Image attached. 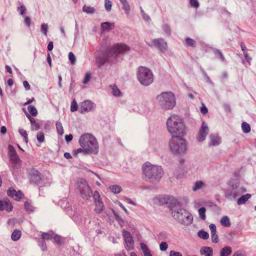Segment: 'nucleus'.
<instances>
[{
    "instance_id": "obj_1",
    "label": "nucleus",
    "mask_w": 256,
    "mask_h": 256,
    "mask_svg": "<svg viewBox=\"0 0 256 256\" xmlns=\"http://www.w3.org/2000/svg\"><path fill=\"white\" fill-rule=\"evenodd\" d=\"M130 50V48L125 44H118L112 46L104 55V58H96V62L102 65L106 62H114L118 54H122Z\"/></svg>"
},
{
    "instance_id": "obj_2",
    "label": "nucleus",
    "mask_w": 256,
    "mask_h": 256,
    "mask_svg": "<svg viewBox=\"0 0 256 256\" xmlns=\"http://www.w3.org/2000/svg\"><path fill=\"white\" fill-rule=\"evenodd\" d=\"M168 132L173 136L184 134L185 127L182 120L177 116H170L167 120Z\"/></svg>"
},
{
    "instance_id": "obj_3",
    "label": "nucleus",
    "mask_w": 256,
    "mask_h": 256,
    "mask_svg": "<svg viewBox=\"0 0 256 256\" xmlns=\"http://www.w3.org/2000/svg\"><path fill=\"white\" fill-rule=\"evenodd\" d=\"M79 144L80 147L86 148L90 154H96L98 152V146L97 140L90 134H85L81 136Z\"/></svg>"
},
{
    "instance_id": "obj_4",
    "label": "nucleus",
    "mask_w": 256,
    "mask_h": 256,
    "mask_svg": "<svg viewBox=\"0 0 256 256\" xmlns=\"http://www.w3.org/2000/svg\"><path fill=\"white\" fill-rule=\"evenodd\" d=\"M157 104L164 110L172 109L176 105V98L172 92H162L156 98Z\"/></svg>"
},
{
    "instance_id": "obj_5",
    "label": "nucleus",
    "mask_w": 256,
    "mask_h": 256,
    "mask_svg": "<svg viewBox=\"0 0 256 256\" xmlns=\"http://www.w3.org/2000/svg\"><path fill=\"white\" fill-rule=\"evenodd\" d=\"M182 135H174L170 142V147L174 154H184L186 150V140Z\"/></svg>"
},
{
    "instance_id": "obj_6",
    "label": "nucleus",
    "mask_w": 256,
    "mask_h": 256,
    "mask_svg": "<svg viewBox=\"0 0 256 256\" xmlns=\"http://www.w3.org/2000/svg\"><path fill=\"white\" fill-rule=\"evenodd\" d=\"M143 173L146 177L153 180L160 179L162 174L160 166H152L149 162H146L142 166Z\"/></svg>"
},
{
    "instance_id": "obj_7",
    "label": "nucleus",
    "mask_w": 256,
    "mask_h": 256,
    "mask_svg": "<svg viewBox=\"0 0 256 256\" xmlns=\"http://www.w3.org/2000/svg\"><path fill=\"white\" fill-rule=\"evenodd\" d=\"M137 78L140 82L144 86H148L154 81L152 72L144 66H140L138 68Z\"/></svg>"
},
{
    "instance_id": "obj_8",
    "label": "nucleus",
    "mask_w": 256,
    "mask_h": 256,
    "mask_svg": "<svg viewBox=\"0 0 256 256\" xmlns=\"http://www.w3.org/2000/svg\"><path fill=\"white\" fill-rule=\"evenodd\" d=\"M172 214L174 218L186 224L190 223L192 220L191 214L184 209H178V211L172 210Z\"/></svg>"
},
{
    "instance_id": "obj_9",
    "label": "nucleus",
    "mask_w": 256,
    "mask_h": 256,
    "mask_svg": "<svg viewBox=\"0 0 256 256\" xmlns=\"http://www.w3.org/2000/svg\"><path fill=\"white\" fill-rule=\"evenodd\" d=\"M80 192L84 198L88 199L92 192L90 188L85 180L82 179L78 182Z\"/></svg>"
},
{
    "instance_id": "obj_10",
    "label": "nucleus",
    "mask_w": 256,
    "mask_h": 256,
    "mask_svg": "<svg viewBox=\"0 0 256 256\" xmlns=\"http://www.w3.org/2000/svg\"><path fill=\"white\" fill-rule=\"evenodd\" d=\"M208 132V128L206 124L203 122L202 127L200 130L199 133L198 135L197 138L198 141L202 142L205 140L206 136Z\"/></svg>"
},
{
    "instance_id": "obj_11",
    "label": "nucleus",
    "mask_w": 256,
    "mask_h": 256,
    "mask_svg": "<svg viewBox=\"0 0 256 256\" xmlns=\"http://www.w3.org/2000/svg\"><path fill=\"white\" fill-rule=\"evenodd\" d=\"M8 195L15 200H20L23 196V194L20 190L16 191L12 188H10L8 190Z\"/></svg>"
},
{
    "instance_id": "obj_12",
    "label": "nucleus",
    "mask_w": 256,
    "mask_h": 256,
    "mask_svg": "<svg viewBox=\"0 0 256 256\" xmlns=\"http://www.w3.org/2000/svg\"><path fill=\"white\" fill-rule=\"evenodd\" d=\"M123 236L124 238L127 248L128 250L132 249L134 246V240L130 232L126 231H124Z\"/></svg>"
},
{
    "instance_id": "obj_13",
    "label": "nucleus",
    "mask_w": 256,
    "mask_h": 256,
    "mask_svg": "<svg viewBox=\"0 0 256 256\" xmlns=\"http://www.w3.org/2000/svg\"><path fill=\"white\" fill-rule=\"evenodd\" d=\"M94 106V103L90 100H86L81 103L80 110L81 112H86L91 110Z\"/></svg>"
},
{
    "instance_id": "obj_14",
    "label": "nucleus",
    "mask_w": 256,
    "mask_h": 256,
    "mask_svg": "<svg viewBox=\"0 0 256 256\" xmlns=\"http://www.w3.org/2000/svg\"><path fill=\"white\" fill-rule=\"evenodd\" d=\"M13 206L12 202L8 200H0V210H6L8 212L12 210Z\"/></svg>"
},
{
    "instance_id": "obj_15",
    "label": "nucleus",
    "mask_w": 256,
    "mask_h": 256,
    "mask_svg": "<svg viewBox=\"0 0 256 256\" xmlns=\"http://www.w3.org/2000/svg\"><path fill=\"white\" fill-rule=\"evenodd\" d=\"M163 199L164 200V202L170 205V207L172 210L174 206L179 205L177 200L172 196H165L163 198Z\"/></svg>"
},
{
    "instance_id": "obj_16",
    "label": "nucleus",
    "mask_w": 256,
    "mask_h": 256,
    "mask_svg": "<svg viewBox=\"0 0 256 256\" xmlns=\"http://www.w3.org/2000/svg\"><path fill=\"white\" fill-rule=\"evenodd\" d=\"M154 44L158 48H160L161 50H164L166 48V43L163 40H154L153 41Z\"/></svg>"
},
{
    "instance_id": "obj_17",
    "label": "nucleus",
    "mask_w": 256,
    "mask_h": 256,
    "mask_svg": "<svg viewBox=\"0 0 256 256\" xmlns=\"http://www.w3.org/2000/svg\"><path fill=\"white\" fill-rule=\"evenodd\" d=\"M23 110L24 111L27 118L29 119L30 121V123L32 126V129L35 130H38L40 128L39 124L36 122V120L34 118H32L29 114H28V112H26L24 110V108H23Z\"/></svg>"
},
{
    "instance_id": "obj_18",
    "label": "nucleus",
    "mask_w": 256,
    "mask_h": 256,
    "mask_svg": "<svg viewBox=\"0 0 256 256\" xmlns=\"http://www.w3.org/2000/svg\"><path fill=\"white\" fill-rule=\"evenodd\" d=\"M30 179L32 182L35 183L38 182L40 180V172L36 170H32Z\"/></svg>"
},
{
    "instance_id": "obj_19",
    "label": "nucleus",
    "mask_w": 256,
    "mask_h": 256,
    "mask_svg": "<svg viewBox=\"0 0 256 256\" xmlns=\"http://www.w3.org/2000/svg\"><path fill=\"white\" fill-rule=\"evenodd\" d=\"M200 254L204 256H212V249L208 246H203L200 250Z\"/></svg>"
},
{
    "instance_id": "obj_20",
    "label": "nucleus",
    "mask_w": 256,
    "mask_h": 256,
    "mask_svg": "<svg viewBox=\"0 0 256 256\" xmlns=\"http://www.w3.org/2000/svg\"><path fill=\"white\" fill-rule=\"evenodd\" d=\"M210 138V145L216 146L220 142V138L216 134H211Z\"/></svg>"
},
{
    "instance_id": "obj_21",
    "label": "nucleus",
    "mask_w": 256,
    "mask_h": 256,
    "mask_svg": "<svg viewBox=\"0 0 256 256\" xmlns=\"http://www.w3.org/2000/svg\"><path fill=\"white\" fill-rule=\"evenodd\" d=\"M94 202L96 205L94 210L96 213H100L104 209V204L102 200H98Z\"/></svg>"
},
{
    "instance_id": "obj_22",
    "label": "nucleus",
    "mask_w": 256,
    "mask_h": 256,
    "mask_svg": "<svg viewBox=\"0 0 256 256\" xmlns=\"http://www.w3.org/2000/svg\"><path fill=\"white\" fill-rule=\"evenodd\" d=\"M251 197V194H247L245 195H243L238 200V205H240L244 204L246 200H248Z\"/></svg>"
},
{
    "instance_id": "obj_23",
    "label": "nucleus",
    "mask_w": 256,
    "mask_h": 256,
    "mask_svg": "<svg viewBox=\"0 0 256 256\" xmlns=\"http://www.w3.org/2000/svg\"><path fill=\"white\" fill-rule=\"evenodd\" d=\"M80 153H82L84 154H90L86 150V148L82 147L75 150L72 152V154L74 156H77L78 154Z\"/></svg>"
},
{
    "instance_id": "obj_24",
    "label": "nucleus",
    "mask_w": 256,
    "mask_h": 256,
    "mask_svg": "<svg viewBox=\"0 0 256 256\" xmlns=\"http://www.w3.org/2000/svg\"><path fill=\"white\" fill-rule=\"evenodd\" d=\"M28 114L32 116H36L38 114L36 108L32 105H30L28 106Z\"/></svg>"
},
{
    "instance_id": "obj_25",
    "label": "nucleus",
    "mask_w": 256,
    "mask_h": 256,
    "mask_svg": "<svg viewBox=\"0 0 256 256\" xmlns=\"http://www.w3.org/2000/svg\"><path fill=\"white\" fill-rule=\"evenodd\" d=\"M232 252V249L230 247L225 246L220 252V256H228Z\"/></svg>"
},
{
    "instance_id": "obj_26",
    "label": "nucleus",
    "mask_w": 256,
    "mask_h": 256,
    "mask_svg": "<svg viewBox=\"0 0 256 256\" xmlns=\"http://www.w3.org/2000/svg\"><path fill=\"white\" fill-rule=\"evenodd\" d=\"M220 224L223 226L229 227L230 226V222L229 218L226 216H223L220 220Z\"/></svg>"
},
{
    "instance_id": "obj_27",
    "label": "nucleus",
    "mask_w": 256,
    "mask_h": 256,
    "mask_svg": "<svg viewBox=\"0 0 256 256\" xmlns=\"http://www.w3.org/2000/svg\"><path fill=\"white\" fill-rule=\"evenodd\" d=\"M114 27L113 24L108 22H104L102 24V28L103 30H109Z\"/></svg>"
},
{
    "instance_id": "obj_28",
    "label": "nucleus",
    "mask_w": 256,
    "mask_h": 256,
    "mask_svg": "<svg viewBox=\"0 0 256 256\" xmlns=\"http://www.w3.org/2000/svg\"><path fill=\"white\" fill-rule=\"evenodd\" d=\"M21 236V232L20 230H14L12 234V238L14 240H18Z\"/></svg>"
},
{
    "instance_id": "obj_29",
    "label": "nucleus",
    "mask_w": 256,
    "mask_h": 256,
    "mask_svg": "<svg viewBox=\"0 0 256 256\" xmlns=\"http://www.w3.org/2000/svg\"><path fill=\"white\" fill-rule=\"evenodd\" d=\"M238 194V192H232V190H228L225 194L226 196L228 198H230L231 196H232L234 198H236L238 194Z\"/></svg>"
},
{
    "instance_id": "obj_30",
    "label": "nucleus",
    "mask_w": 256,
    "mask_h": 256,
    "mask_svg": "<svg viewBox=\"0 0 256 256\" xmlns=\"http://www.w3.org/2000/svg\"><path fill=\"white\" fill-rule=\"evenodd\" d=\"M198 236L202 239L207 240L209 237V234L207 232L202 230L198 232Z\"/></svg>"
},
{
    "instance_id": "obj_31",
    "label": "nucleus",
    "mask_w": 256,
    "mask_h": 256,
    "mask_svg": "<svg viewBox=\"0 0 256 256\" xmlns=\"http://www.w3.org/2000/svg\"><path fill=\"white\" fill-rule=\"evenodd\" d=\"M242 128L244 133H248L250 130V127L248 124L244 122L242 124Z\"/></svg>"
},
{
    "instance_id": "obj_32",
    "label": "nucleus",
    "mask_w": 256,
    "mask_h": 256,
    "mask_svg": "<svg viewBox=\"0 0 256 256\" xmlns=\"http://www.w3.org/2000/svg\"><path fill=\"white\" fill-rule=\"evenodd\" d=\"M19 132L24 137L26 143L27 144L28 142V136L26 131L22 128H20L19 130Z\"/></svg>"
},
{
    "instance_id": "obj_33",
    "label": "nucleus",
    "mask_w": 256,
    "mask_h": 256,
    "mask_svg": "<svg viewBox=\"0 0 256 256\" xmlns=\"http://www.w3.org/2000/svg\"><path fill=\"white\" fill-rule=\"evenodd\" d=\"M186 44L187 46H190L192 47L196 46V41L190 38H186L185 40Z\"/></svg>"
},
{
    "instance_id": "obj_34",
    "label": "nucleus",
    "mask_w": 256,
    "mask_h": 256,
    "mask_svg": "<svg viewBox=\"0 0 256 256\" xmlns=\"http://www.w3.org/2000/svg\"><path fill=\"white\" fill-rule=\"evenodd\" d=\"M56 130H57L58 132L60 135H61V136L64 133V128H63L62 124L60 122H57L56 123Z\"/></svg>"
},
{
    "instance_id": "obj_35",
    "label": "nucleus",
    "mask_w": 256,
    "mask_h": 256,
    "mask_svg": "<svg viewBox=\"0 0 256 256\" xmlns=\"http://www.w3.org/2000/svg\"><path fill=\"white\" fill-rule=\"evenodd\" d=\"M36 138L39 142H43L44 141V133L42 132H38L36 135Z\"/></svg>"
},
{
    "instance_id": "obj_36",
    "label": "nucleus",
    "mask_w": 256,
    "mask_h": 256,
    "mask_svg": "<svg viewBox=\"0 0 256 256\" xmlns=\"http://www.w3.org/2000/svg\"><path fill=\"white\" fill-rule=\"evenodd\" d=\"M206 208H201L198 210V214L202 220H204L206 219Z\"/></svg>"
},
{
    "instance_id": "obj_37",
    "label": "nucleus",
    "mask_w": 256,
    "mask_h": 256,
    "mask_svg": "<svg viewBox=\"0 0 256 256\" xmlns=\"http://www.w3.org/2000/svg\"><path fill=\"white\" fill-rule=\"evenodd\" d=\"M111 190L115 194H118L120 192L122 189L121 188L117 185L112 186L110 188Z\"/></svg>"
},
{
    "instance_id": "obj_38",
    "label": "nucleus",
    "mask_w": 256,
    "mask_h": 256,
    "mask_svg": "<svg viewBox=\"0 0 256 256\" xmlns=\"http://www.w3.org/2000/svg\"><path fill=\"white\" fill-rule=\"evenodd\" d=\"M24 208L28 212H32L34 210L32 206L28 202H25Z\"/></svg>"
},
{
    "instance_id": "obj_39",
    "label": "nucleus",
    "mask_w": 256,
    "mask_h": 256,
    "mask_svg": "<svg viewBox=\"0 0 256 256\" xmlns=\"http://www.w3.org/2000/svg\"><path fill=\"white\" fill-rule=\"evenodd\" d=\"M204 186V183L202 181H198L196 182L194 187L193 188L194 190H196Z\"/></svg>"
},
{
    "instance_id": "obj_40",
    "label": "nucleus",
    "mask_w": 256,
    "mask_h": 256,
    "mask_svg": "<svg viewBox=\"0 0 256 256\" xmlns=\"http://www.w3.org/2000/svg\"><path fill=\"white\" fill-rule=\"evenodd\" d=\"M112 92L114 96H119L120 94V92L119 89L117 88V86L114 85L112 88Z\"/></svg>"
},
{
    "instance_id": "obj_41",
    "label": "nucleus",
    "mask_w": 256,
    "mask_h": 256,
    "mask_svg": "<svg viewBox=\"0 0 256 256\" xmlns=\"http://www.w3.org/2000/svg\"><path fill=\"white\" fill-rule=\"evenodd\" d=\"M104 6L108 11H110L112 8V2L110 0H105Z\"/></svg>"
},
{
    "instance_id": "obj_42",
    "label": "nucleus",
    "mask_w": 256,
    "mask_h": 256,
    "mask_svg": "<svg viewBox=\"0 0 256 256\" xmlns=\"http://www.w3.org/2000/svg\"><path fill=\"white\" fill-rule=\"evenodd\" d=\"M140 246L141 249L142 250L144 254L150 252L149 249L148 248L147 246L145 244L141 243Z\"/></svg>"
},
{
    "instance_id": "obj_43",
    "label": "nucleus",
    "mask_w": 256,
    "mask_h": 256,
    "mask_svg": "<svg viewBox=\"0 0 256 256\" xmlns=\"http://www.w3.org/2000/svg\"><path fill=\"white\" fill-rule=\"evenodd\" d=\"M83 10L84 12L88 13H92L94 10L93 8L87 6H84L83 7Z\"/></svg>"
},
{
    "instance_id": "obj_44",
    "label": "nucleus",
    "mask_w": 256,
    "mask_h": 256,
    "mask_svg": "<svg viewBox=\"0 0 256 256\" xmlns=\"http://www.w3.org/2000/svg\"><path fill=\"white\" fill-rule=\"evenodd\" d=\"M68 58L71 62V64H74L76 61V58L72 52H70L68 54Z\"/></svg>"
},
{
    "instance_id": "obj_45",
    "label": "nucleus",
    "mask_w": 256,
    "mask_h": 256,
    "mask_svg": "<svg viewBox=\"0 0 256 256\" xmlns=\"http://www.w3.org/2000/svg\"><path fill=\"white\" fill-rule=\"evenodd\" d=\"M48 26L47 24H43L41 26V30L46 35H47Z\"/></svg>"
},
{
    "instance_id": "obj_46",
    "label": "nucleus",
    "mask_w": 256,
    "mask_h": 256,
    "mask_svg": "<svg viewBox=\"0 0 256 256\" xmlns=\"http://www.w3.org/2000/svg\"><path fill=\"white\" fill-rule=\"evenodd\" d=\"M52 238V234L48 233H44L42 234V238L43 240H50Z\"/></svg>"
},
{
    "instance_id": "obj_47",
    "label": "nucleus",
    "mask_w": 256,
    "mask_h": 256,
    "mask_svg": "<svg viewBox=\"0 0 256 256\" xmlns=\"http://www.w3.org/2000/svg\"><path fill=\"white\" fill-rule=\"evenodd\" d=\"M78 109V105L75 101H73L71 104L70 110L72 112H75Z\"/></svg>"
},
{
    "instance_id": "obj_48",
    "label": "nucleus",
    "mask_w": 256,
    "mask_h": 256,
    "mask_svg": "<svg viewBox=\"0 0 256 256\" xmlns=\"http://www.w3.org/2000/svg\"><path fill=\"white\" fill-rule=\"evenodd\" d=\"M93 196L94 200V202L101 200L100 198V195L98 191L94 192Z\"/></svg>"
},
{
    "instance_id": "obj_49",
    "label": "nucleus",
    "mask_w": 256,
    "mask_h": 256,
    "mask_svg": "<svg viewBox=\"0 0 256 256\" xmlns=\"http://www.w3.org/2000/svg\"><path fill=\"white\" fill-rule=\"evenodd\" d=\"M160 249L161 250L164 251L168 248V244L166 242H162L160 244Z\"/></svg>"
},
{
    "instance_id": "obj_50",
    "label": "nucleus",
    "mask_w": 256,
    "mask_h": 256,
    "mask_svg": "<svg viewBox=\"0 0 256 256\" xmlns=\"http://www.w3.org/2000/svg\"><path fill=\"white\" fill-rule=\"evenodd\" d=\"M212 240L213 242L217 243L218 242V236L216 233L211 234Z\"/></svg>"
},
{
    "instance_id": "obj_51",
    "label": "nucleus",
    "mask_w": 256,
    "mask_h": 256,
    "mask_svg": "<svg viewBox=\"0 0 256 256\" xmlns=\"http://www.w3.org/2000/svg\"><path fill=\"white\" fill-rule=\"evenodd\" d=\"M190 4L192 6L195 8H197L199 6V4L197 0H190Z\"/></svg>"
},
{
    "instance_id": "obj_52",
    "label": "nucleus",
    "mask_w": 256,
    "mask_h": 256,
    "mask_svg": "<svg viewBox=\"0 0 256 256\" xmlns=\"http://www.w3.org/2000/svg\"><path fill=\"white\" fill-rule=\"evenodd\" d=\"M122 5H123V9L124 10L126 11V12L128 13L130 10V6H129L128 2H127L125 4H122Z\"/></svg>"
},
{
    "instance_id": "obj_53",
    "label": "nucleus",
    "mask_w": 256,
    "mask_h": 256,
    "mask_svg": "<svg viewBox=\"0 0 256 256\" xmlns=\"http://www.w3.org/2000/svg\"><path fill=\"white\" fill-rule=\"evenodd\" d=\"M240 46L242 48V50L243 51L244 53V55L245 56V58H246L248 57V54L246 52V46H245L243 42H241L240 44Z\"/></svg>"
},
{
    "instance_id": "obj_54",
    "label": "nucleus",
    "mask_w": 256,
    "mask_h": 256,
    "mask_svg": "<svg viewBox=\"0 0 256 256\" xmlns=\"http://www.w3.org/2000/svg\"><path fill=\"white\" fill-rule=\"evenodd\" d=\"M170 256H182V254L180 252L171 250L170 252Z\"/></svg>"
},
{
    "instance_id": "obj_55",
    "label": "nucleus",
    "mask_w": 256,
    "mask_h": 256,
    "mask_svg": "<svg viewBox=\"0 0 256 256\" xmlns=\"http://www.w3.org/2000/svg\"><path fill=\"white\" fill-rule=\"evenodd\" d=\"M200 112L204 114H206L208 112V108L204 106V104H202V107L201 108Z\"/></svg>"
},
{
    "instance_id": "obj_56",
    "label": "nucleus",
    "mask_w": 256,
    "mask_h": 256,
    "mask_svg": "<svg viewBox=\"0 0 256 256\" xmlns=\"http://www.w3.org/2000/svg\"><path fill=\"white\" fill-rule=\"evenodd\" d=\"M210 228L211 231V234L216 233V226L214 224H211L210 225Z\"/></svg>"
},
{
    "instance_id": "obj_57",
    "label": "nucleus",
    "mask_w": 256,
    "mask_h": 256,
    "mask_svg": "<svg viewBox=\"0 0 256 256\" xmlns=\"http://www.w3.org/2000/svg\"><path fill=\"white\" fill-rule=\"evenodd\" d=\"M90 78V74L87 73L85 76L83 82L84 84L87 83Z\"/></svg>"
},
{
    "instance_id": "obj_58",
    "label": "nucleus",
    "mask_w": 256,
    "mask_h": 256,
    "mask_svg": "<svg viewBox=\"0 0 256 256\" xmlns=\"http://www.w3.org/2000/svg\"><path fill=\"white\" fill-rule=\"evenodd\" d=\"M23 84L26 90H29L30 89V86L27 81L24 80L23 82Z\"/></svg>"
},
{
    "instance_id": "obj_59",
    "label": "nucleus",
    "mask_w": 256,
    "mask_h": 256,
    "mask_svg": "<svg viewBox=\"0 0 256 256\" xmlns=\"http://www.w3.org/2000/svg\"><path fill=\"white\" fill-rule=\"evenodd\" d=\"M72 138H73V136H72V134H70L68 135H66V136H65V139L67 142H69L71 141L72 140Z\"/></svg>"
},
{
    "instance_id": "obj_60",
    "label": "nucleus",
    "mask_w": 256,
    "mask_h": 256,
    "mask_svg": "<svg viewBox=\"0 0 256 256\" xmlns=\"http://www.w3.org/2000/svg\"><path fill=\"white\" fill-rule=\"evenodd\" d=\"M24 22L28 26H30V19L28 16H26L24 18Z\"/></svg>"
},
{
    "instance_id": "obj_61",
    "label": "nucleus",
    "mask_w": 256,
    "mask_h": 256,
    "mask_svg": "<svg viewBox=\"0 0 256 256\" xmlns=\"http://www.w3.org/2000/svg\"><path fill=\"white\" fill-rule=\"evenodd\" d=\"M47 61L49 64V66L50 67L52 66V58H51V57H50V54H48V56H47Z\"/></svg>"
},
{
    "instance_id": "obj_62",
    "label": "nucleus",
    "mask_w": 256,
    "mask_h": 256,
    "mask_svg": "<svg viewBox=\"0 0 256 256\" xmlns=\"http://www.w3.org/2000/svg\"><path fill=\"white\" fill-rule=\"evenodd\" d=\"M26 10V9L24 6H21L20 8H19V11L22 14H23L25 12Z\"/></svg>"
},
{
    "instance_id": "obj_63",
    "label": "nucleus",
    "mask_w": 256,
    "mask_h": 256,
    "mask_svg": "<svg viewBox=\"0 0 256 256\" xmlns=\"http://www.w3.org/2000/svg\"><path fill=\"white\" fill-rule=\"evenodd\" d=\"M54 46H53V42H49L48 46V50L50 51H51L53 48Z\"/></svg>"
},
{
    "instance_id": "obj_64",
    "label": "nucleus",
    "mask_w": 256,
    "mask_h": 256,
    "mask_svg": "<svg viewBox=\"0 0 256 256\" xmlns=\"http://www.w3.org/2000/svg\"><path fill=\"white\" fill-rule=\"evenodd\" d=\"M233 256H244L240 252L238 251L234 253Z\"/></svg>"
}]
</instances>
